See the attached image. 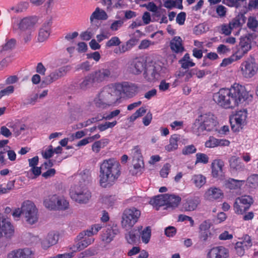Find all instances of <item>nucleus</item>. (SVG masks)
Returning a JSON list of instances; mask_svg holds the SVG:
<instances>
[{"instance_id": "nucleus-1", "label": "nucleus", "mask_w": 258, "mask_h": 258, "mask_svg": "<svg viewBox=\"0 0 258 258\" xmlns=\"http://www.w3.org/2000/svg\"><path fill=\"white\" fill-rule=\"evenodd\" d=\"M139 91L138 86L125 82L114 83L103 87L94 97L93 103L100 109H106L118 105L121 102V92L126 97L132 98Z\"/></svg>"}, {"instance_id": "nucleus-2", "label": "nucleus", "mask_w": 258, "mask_h": 258, "mask_svg": "<svg viewBox=\"0 0 258 258\" xmlns=\"http://www.w3.org/2000/svg\"><path fill=\"white\" fill-rule=\"evenodd\" d=\"M247 92L242 85L235 83L230 88H222L214 94L213 100L225 108H234L246 99Z\"/></svg>"}, {"instance_id": "nucleus-3", "label": "nucleus", "mask_w": 258, "mask_h": 258, "mask_svg": "<svg viewBox=\"0 0 258 258\" xmlns=\"http://www.w3.org/2000/svg\"><path fill=\"white\" fill-rule=\"evenodd\" d=\"M75 183L70 190L71 198L79 203H87L91 198V193L87 184L90 179V173L85 169L74 176Z\"/></svg>"}, {"instance_id": "nucleus-4", "label": "nucleus", "mask_w": 258, "mask_h": 258, "mask_svg": "<svg viewBox=\"0 0 258 258\" xmlns=\"http://www.w3.org/2000/svg\"><path fill=\"white\" fill-rule=\"evenodd\" d=\"M119 163L114 159L104 160L100 165L99 182L103 188L112 186L121 173Z\"/></svg>"}, {"instance_id": "nucleus-5", "label": "nucleus", "mask_w": 258, "mask_h": 258, "mask_svg": "<svg viewBox=\"0 0 258 258\" xmlns=\"http://www.w3.org/2000/svg\"><path fill=\"white\" fill-rule=\"evenodd\" d=\"M167 73V68L161 61H156L148 66L144 73V78L148 81L153 82L164 77Z\"/></svg>"}, {"instance_id": "nucleus-6", "label": "nucleus", "mask_w": 258, "mask_h": 258, "mask_svg": "<svg viewBox=\"0 0 258 258\" xmlns=\"http://www.w3.org/2000/svg\"><path fill=\"white\" fill-rule=\"evenodd\" d=\"M23 216L26 221L30 224H34L38 219V211L35 205L32 201L27 200L22 204Z\"/></svg>"}, {"instance_id": "nucleus-7", "label": "nucleus", "mask_w": 258, "mask_h": 258, "mask_svg": "<svg viewBox=\"0 0 258 258\" xmlns=\"http://www.w3.org/2000/svg\"><path fill=\"white\" fill-rule=\"evenodd\" d=\"M197 122L200 124V129L208 132H214L216 130V126L218 124L216 117L210 113L201 115L196 120L195 123Z\"/></svg>"}, {"instance_id": "nucleus-8", "label": "nucleus", "mask_w": 258, "mask_h": 258, "mask_svg": "<svg viewBox=\"0 0 258 258\" xmlns=\"http://www.w3.org/2000/svg\"><path fill=\"white\" fill-rule=\"evenodd\" d=\"M141 212L135 208L125 209L122 216L121 225L125 228L132 227L138 221Z\"/></svg>"}, {"instance_id": "nucleus-9", "label": "nucleus", "mask_w": 258, "mask_h": 258, "mask_svg": "<svg viewBox=\"0 0 258 258\" xmlns=\"http://www.w3.org/2000/svg\"><path fill=\"white\" fill-rule=\"evenodd\" d=\"M253 203L252 198L248 195H243L235 199L233 204V210L237 215H243Z\"/></svg>"}, {"instance_id": "nucleus-10", "label": "nucleus", "mask_w": 258, "mask_h": 258, "mask_svg": "<svg viewBox=\"0 0 258 258\" xmlns=\"http://www.w3.org/2000/svg\"><path fill=\"white\" fill-rule=\"evenodd\" d=\"M59 239V234L57 232H49L43 239H39L36 236L31 237V243L37 242L40 241L41 247L42 249L46 250L51 246L56 244Z\"/></svg>"}, {"instance_id": "nucleus-11", "label": "nucleus", "mask_w": 258, "mask_h": 258, "mask_svg": "<svg viewBox=\"0 0 258 258\" xmlns=\"http://www.w3.org/2000/svg\"><path fill=\"white\" fill-rule=\"evenodd\" d=\"M247 111L245 110L238 111L230 118L231 129L234 132H239L246 123Z\"/></svg>"}, {"instance_id": "nucleus-12", "label": "nucleus", "mask_w": 258, "mask_h": 258, "mask_svg": "<svg viewBox=\"0 0 258 258\" xmlns=\"http://www.w3.org/2000/svg\"><path fill=\"white\" fill-rule=\"evenodd\" d=\"M240 69L244 78H251L256 74L258 67L254 59H247L241 63Z\"/></svg>"}, {"instance_id": "nucleus-13", "label": "nucleus", "mask_w": 258, "mask_h": 258, "mask_svg": "<svg viewBox=\"0 0 258 258\" xmlns=\"http://www.w3.org/2000/svg\"><path fill=\"white\" fill-rule=\"evenodd\" d=\"M15 229L9 219L0 214V238H10L14 235Z\"/></svg>"}, {"instance_id": "nucleus-14", "label": "nucleus", "mask_w": 258, "mask_h": 258, "mask_svg": "<svg viewBox=\"0 0 258 258\" xmlns=\"http://www.w3.org/2000/svg\"><path fill=\"white\" fill-rule=\"evenodd\" d=\"M77 238L79 241L76 245H74L72 248V250L74 251L83 250L94 241V238L92 236L88 235L86 233V231L80 233L77 236Z\"/></svg>"}, {"instance_id": "nucleus-15", "label": "nucleus", "mask_w": 258, "mask_h": 258, "mask_svg": "<svg viewBox=\"0 0 258 258\" xmlns=\"http://www.w3.org/2000/svg\"><path fill=\"white\" fill-rule=\"evenodd\" d=\"M229 249L223 246H216L208 249L206 258H228Z\"/></svg>"}, {"instance_id": "nucleus-16", "label": "nucleus", "mask_w": 258, "mask_h": 258, "mask_svg": "<svg viewBox=\"0 0 258 258\" xmlns=\"http://www.w3.org/2000/svg\"><path fill=\"white\" fill-rule=\"evenodd\" d=\"M252 246L251 238L249 236L245 235L242 240L237 242L234 246V250L236 254L239 256L244 255L246 250Z\"/></svg>"}, {"instance_id": "nucleus-17", "label": "nucleus", "mask_w": 258, "mask_h": 258, "mask_svg": "<svg viewBox=\"0 0 258 258\" xmlns=\"http://www.w3.org/2000/svg\"><path fill=\"white\" fill-rule=\"evenodd\" d=\"M224 197L223 191L219 188L215 186L208 188L204 195V199L210 202H214L222 199Z\"/></svg>"}, {"instance_id": "nucleus-18", "label": "nucleus", "mask_w": 258, "mask_h": 258, "mask_svg": "<svg viewBox=\"0 0 258 258\" xmlns=\"http://www.w3.org/2000/svg\"><path fill=\"white\" fill-rule=\"evenodd\" d=\"M71 70L69 66L61 67L50 73L45 78L47 84H50L64 76Z\"/></svg>"}, {"instance_id": "nucleus-19", "label": "nucleus", "mask_w": 258, "mask_h": 258, "mask_svg": "<svg viewBox=\"0 0 258 258\" xmlns=\"http://www.w3.org/2000/svg\"><path fill=\"white\" fill-rule=\"evenodd\" d=\"M34 252L29 248H19L10 252L7 258H33Z\"/></svg>"}, {"instance_id": "nucleus-20", "label": "nucleus", "mask_w": 258, "mask_h": 258, "mask_svg": "<svg viewBox=\"0 0 258 258\" xmlns=\"http://www.w3.org/2000/svg\"><path fill=\"white\" fill-rule=\"evenodd\" d=\"M51 24V20L49 19L45 21L42 25L37 37V40L39 42H44L48 38L50 34Z\"/></svg>"}, {"instance_id": "nucleus-21", "label": "nucleus", "mask_w": 258, "mask_h": 258, "mask_svg": "<svg viewBox=\"0 0 258 258\" xmlns=\"http://www.w3.org/2000/svg\"><path fill=\"white\" fill-rule=\"evenodd\" d=\"M230 142L225 139H217L210 136L205 142V146L208 148H214L218 147H228Z\"/></svg>"}, {"instance_id": "nucleus-22", "label": "nucleus", "mask_w": 258, "mask_h": 258, "mask_svg": "<svg viewBox=\"0 0 258 258\" xmlns=\"http://www.w3.org/2000/svg\"><path fill=\"white\" fill-rule=\"evenodd\" d=\"M146 61L143 58H136L134 59L129 67L130 71L136 75L139 74L145 69Z\"/></svg>"}, {"instance_id": "nucleus-23", "label": "nucleus", "mask_w": 258, "mask_h": 258, "mask_svg": "<svg viewBox=\"0 0 258 258\" xmlns=\"http://www.w3.org/2000/svg\"><path fill=\"white\" fill-rule=\"evenodd\" d=\"M37 19L35 17H29L23 18L19 23V28L21 30L34 31Z\"/></svg>"}, {"instance_id": "nucleus-24", "label": "nucleus", "mask_w": 258, "mask_h": 258, "mask_svg": "<svg viewBox=\"0 0 258 258\" xmlns=\"http://www.w3.org/2000/svg\"><path fill=\"white\" fill-rule=\"evenodd\" d=\"M95 82H102L111 76L110 70L109 69H100L91 74Z\"/></svg>"}, {"instance_id": "nucleus-25", "label": "nucleus", "mask_w": 258, "mask_h": 258, "mask_svg": "<svg viewBox=\"0 0 258 258\" xmlns=\"http://www.w3.org/2000/svg\"><path fill=\"white\" fill-rule=\"evenodd\" d=\"M138 40L136 38H131L124 43L119 45L113 50V52L116 54L125 53L131 50L133 46L137 43Z\"/></svg>"}, {"instance_id": "nucleus-26", "label": "nucleus", "mask_w": 258, "mask_h": 258, "mask_svg": "<svg viewBox=\"0 0 258 258\" xmlns=\"http://www.w3.org/2000/svg\"><path fill=\"white\" fill-rule=\"evenodd\" d=\"M7 125L12 130L16 137L19 136L23 132L28 129L26 124L21 123L18 120L9 122Z\"/></svg>"}, {"instance_id": "nucleus-27", "label": "nucleus", "mask_w": 258, "mask_h": 258, "mask_svg": "<svg viewBox=\"0 0 258 258\" xmlns=\"http://www.w3.org/2000/svg\"><path fill=\"white\" fill-rule=\"evenodd\" d=\"M190 182L195 187L200 189L206 183L207 178L202 174H195L191 176Z\"/></svg>"}, {"instance_id": "nucleus-28", "label": "nucleus", "mask_w": 258, "mask_h": 258, "mask_svg": "<svg viewBox=\"0 0 258 258\" xmlns=\"http://www.w3.org/2000/svg\"><path fill=\"white\" fill-rule=\"evenodd\" d=\"M180 140V135L174 134L171 136L169 144L165 147V150L167 152H172L177 150L178 148V143Z\"/></svg>"}, {"instance_id": "nucleus-29", "label": "nucleus", "mask_w": 258, "mask_h": 258, "mask_svg": "<svg viewBox=\"0 0 258 258\" xmlns=\"http://www.w3.org/2000/svg\"><path fill=\"white\" fill-rule=\"evenodd\" d=\"M170 48L175 53L181 52L184 50L182 39L179 36H175L170 41Z\"/></svg>"}, {"instance_id": "nucleus-30", "label": "nucleus", "mask_w": 258, "mask_h": 258, "mask_svg": "<svg viewBox=\"0 0 258 258\" xmlns=\"http://www.w3.org/2000/svg\"><path fill=\"white\" fill-rule=\"evenodd\" d=\"M166 194L160 195L151 199L150 204L158 210L160 207L166 205Z\"/></svg>"}, {"instance_id": "nucleus-31", "label": "nucleus", "mask_w": 258, "mask_h": 258, "mask_svg": "<svg viewBox=\"0 0 258 258\" xmlns=\"http://www.w3.org/2000/svg\"><path fill=\"white\" fill-rule=\"evenodd\" d=\"M223 162L219 159L214 160L212 163V174L213 177H217L222 173Z\"/></svg>"}, {"instance_id": "nucleus-32", "label": "nucleus", "mask_w": 258, "mask_h": 258, "mask_svg": "<svg viewBox=\"0 0 258 258\" xmlns=\"http://www.w3.org/2000/svg\"><path fill=\"white\" fill-rule=\"evenodd\" d=\"M58 200V195H50L46 197L43 201L44 206L48 209H56V201Z\"/></svg>"}, {"instance_id": "nucleus-33", "label": "nucleus", "mask_w": 258, "mask_h": 258, "mask_svg": "<svg viewBox=\"0 0 258 258\" xmlns=\"http://www.w3.org/2000/svg\"><path fill=\"white\" fill-rule=\"evenodd\" d=\"M245 180L229 178L225 181V186L230 189H238L244 184Z\"/></svg>"}, {"instance_id": "nucleus-34", "label": "nucleus", "mask_w": 258, "mask_h": 258, "mask_svg": "<svg viewBox=\"0 0 258 258\" xmlns=\"http://www.w3.org/2000/svg\"><path fill=\"white\" fill-rule=\"evenodd\" d=\"M116 234V231L115 230L112 228H108L102 234L101 240L105 243H109L113 240Z\"/></svg>"}, {"instance_id": "nucleus-35", "label": "nucleus", "mask_w": 258, "mask_h": 258, "mask_svg": "<svg viewBox=\"0 0 258 258\" xmlns=\"http://www.w3.org/2000/svg\"><path fill=\"white\" fill-rule=\"evenodd\" d=\"M230 166L233 171L238 172L243 171L245 169L244 164L239 160L238 158L236 157H232L230 159Z\"/></svg>"}, {"instance_id": "nucleus-36", "label": "nucleus", "mask_w": 258, "mask_h": 258, "mask_svg": "<svg viewBox=\"0 0 258 258\" xmlns=\"http://www.w3.org/2000/svg\"><path fill=\"white\" fill-rule=\"evenodd\" d=\"M107 18L108 15L107 13L104 10L97 8L91 15L90 19L91 22H93L94 20H105Z\"/></svg>"}, {"instance_id": "nucleus-37", "label": "nucleus", "mask_w": 258, "mask_h": 258, "mask_svg": "<svg viewBox=\"0 0 258 258\" xmlns=\"http://www.w3.org/2000/svg\"><path fill=\"white\" fill-rule=\"evenodd\" d=\"M166 205L168 207L175 208L181 201V198L177 195L166 194Z\"/></svg>"}, {"instance_id": "nucleus-38", "label": "nucleus", "mask_w": 258, "mask_h": 258, "mask_svg": "<svg viewBox=\"0 0 258 258\" xmlns=\"http://www.w3.org/2000/svg\"><path fill=\"white\" fill-rule=\"evenodd\" d=\"M238 45L248 52L251 49V37L250 35L241 37Z\"/></svg>"}, {"instance_id": "nucleus-39", "label": "nucleus", "mask_w": 258, "mask_h": 258, "mask_svg": "<svg viewBox=\"0 0 258 258\" xmlns=\"http://www.w3.org/2000/svg\"><path fill=\"white\" fill-rule=\"evenodd\" d=\"M199 204L200 201L198 198L189 199L187 200L186 203L184 204V208L186 211H192L196 209Z\"/></svg>"}, {"instance_id": "nucleus-40", "label": "nucleus", "mask_w": 258, "mask_h": 258, "mask_svg": "<svg viewBox=\"0 0 258 258\" xmlns=\"http://www.w3.org/2000/svg\"><path fill=\"white\" fill-rule=\"evenodd\" d=\"M179 63L181 64V68L184 69H186L195 66V63L192 61L188 53L184 54L183 57L179 60Z\"/></svg>"}, {"instance_id": "nucleus-41", "label": "nucleus", "mask_w": 258, "mask_h": 258, "mask_svg": "<svg viewBox=\"0 0 258 258\" xmlns=\"http://www.w3.org/2000/svg\"><path fill=\"white\" fill-rule=\"evenodd\" d=\"M16 45V40L15 39H10L6 41V43L0 47V53L9 51L15 48Z\"/></svg>"}, {"instance_id": "nucleus-42", "label": "nucleus", "mask_w": 258, "mask_h": 258, "mask_svg": "<svg viewBox=\"0 0 258 258\" xmlns=\"http://www.w3.org/2000/svg\"><path fill=\"white\" fill-rule=\"evenodd\" d=\"M95 82L92 74L86 76L80 83V87L83 90L87 89L92 86L93 83Z\"/></svg>"}, {"instance_id": "nucleus-43", "label": "nucleus", "mask_w": 258, "mask_h": 258, "mask_svg": "<svg viewBox=\"0 0 258 258\" xmlns=\"http://www.w3.org/2000/svg\"><path fill=\"white\" fill-rule=\"evenodd\" d=\"M248 52L238 45L235 47L232 54L233 57L237 61L241 59Z\"/></svg>"}, {"instance_id": "nucleus-44", "label": "nucleus", "mask_w": 258, "mask_h": 258, "mask_svg": "<svg viewBox=\"0 0 258 258\" xmlns=\"http://www.w3.org/2000/svg\"><path fill=\"white\" fill-rule=\"evenodd\" d=\"M56 209L66 210L69 207L68 201L61 196H58V200L56 201Z\"/></svg>"}, {"instance_id": "nucleus-45", "label": "nucleus", "mask_w": 258, "mask_h": 258, "mask_svg": "<svg viewBox=\"0 0 258 258\" xmlns=\"http://www.w3.org/2000/svg\"><path fill=\"white\" fill-rule=\"evenodd\" d=\"M131 155L134 162H135L136 160L143 159L141 150L138 146L134 147L131 150Z\"/></svg>"}, {"instance_id": "nucleus-46", "label": "nucleus", "mask_w": 258, "mask_h": 258, "mask_svg": "<svg viewBox=\"0 0 258 258\" xmlns=\"http://www.w3.org/2000/svg\"><path fill=\"white\" fill-rule=\"evenodd\" d=\"M120 39L117 36H113L109 39L105 43L106 48H111L114 46H118L121 44Z\"/></svg>"}, {"instance_id": "nucleus-47", "label": "nucleus", "mask_w": 258, "mask_h": 258, "mask_svg": "<svg viewBox=\"0 0 258 258\" xmlns=\"http://www.w3.org/2000/svg\"><path fill=\"white\" fill-rule=\"evenodd\" d=\"M108 143L107 140H100L94 143L92 146V150L94 152L98 153L100 149L103 148Z\"/></svg>"}, {"instance_id": "nucleus-48", "label": "nucleus", "mask_w": 258, "mask_h": 258, "mask_svg": "<svg viewBox=\"0 0 258 258\" xmlns=\"http://www.w3.org/2000/svg\"><path fill=\"white\" fill-rule=\"evenodd\" d=\"M151 235V230L149 227H146L144 229L141 233V238L142 241L147 244L150 239Z\"/></svg>"}, {"instance_id": "nucleus-49", "label": "nucleus", "mask_w": 258, "mask_h": 258, "mask_svg": "<svg viewBox=\"0 0 258 258\" xmlns=\"http://www.w3.org/2000/svg\"><path fill=\"white\" fill-rule=\"evenodd\" d=\"M196 156V164L200 163L206 164L209 162V158L206 154L198 153Z\"/></svg>"}, {"instance_id": "nucleus-50", "label": "nucleus", "mask_w": 258, "mask_h": 258, "mask_svg": "<svg viewBox=\"0 0 258 258\" xmlns=\"http://www.w3.org/2000/svg\"><path fill=\"white\" fill-rule=\"evenodd\" d=\"M214 132L216 133L219 136L223 137L227 136L230 132L229 127L228 125H225L221 126L220 128H217Z\"/></svg>"}, {"instance_id": "nucleus-51", "label": "nucleus", "mask_w": 258, "mask_h": 258, "mask_svg": "<svg viewBox=\"0 0 258 258\" xmlns=\"http://www.w3.org/2000/svg\"><path fill=\"white\" fill-rule=\"evenodd\" d=\"M116 121H113L112 122L106 121L103 123L99 124L97 126V128L100 131L103 132L107 130L108 128H113L116 125Z\"/></svg>"}, {"instance_id": "nucleus-52", "label": "nucleus", "mask_w": 258, "mask_h": 258, "mask_svg": "<svg viewBox=\"0 0 258 258\" xmlns=\"http://www.w3.org/2000/svg\"><path fill=\"white\" fill-rule=\"evenodd\" d=\"M247 184L252 188H255L258 186V174H253L247 178Z\"/></svg>"}, {"instance_id": "nucleus-53", "label": "nucleus", "mask_w": 258, "mask_h": 258, "mask_svg": "<svg viewBox=\"0 0 258 258\" xmlns=\"http://www.w3.org/2000/svg\"><path fill=\"white\" fill-rule=\"evenodd\" d=\"M247 26L252 31H255L258 27V21L254 17H250L248 19Z\"/></svg>"}, {"instance_id": "nucleus-54", "label": "nucleus", "mask_w": 258, "mask_h": 258, "mask_svg": "<svg viewBox=\"0 0 258 258\" xmlns=\"http://www.w3.org/2000/svg\"><path fill=\"white\" fill-rule=\"evenodd\" d=\"M29 7V3L27 2H22L12 8L16 12L20 13L26 11Z\"/></svg>"}, {"instance_id": "nucleus-55", "label": "nucleus", "mask_w": 258, "mask_h": 258, "mask_svg": "<svg viewBox=\"0 0 258 258\" xmlns=\"http://www.w3.org/2000/svg\"><path fill=\"white\" fill-rule=\"evenodd\" d=\"M115 201V197L112 196H105L102 198V203L108 207L112 206Z\"/></svg>"}, {"instance_id": "nucleus-56", "label": "nucleus", "mask_w": 258, "mask_h": 258, "mask_svg": "<svg viewBox=\"0 0 258 258\" xmlns=\"http://www.w3.org/2000/svg\"><path fill=\"white\" fill-rule=\"evenodd\" d=\"M102 226L100 224H94L92 227L86 231V233L89 236H92L96 234L98 232L101 230Z\"/></svg>"}, {"instance_id": "nucleus-57", "label": "nucleus", "mask_w": 258, "mask_h": 258, "mask_svg": "<svg viewBox=\"0 0 258 258\" xmlns=\"http://www.w3.org/2000/svg\"><path fill=\"white\" fill-rule=\"evenodd\" d=\"M14 92L13 86H9L0 91V99L4 96H9Z\"/></svg>"}, {"instance_id": "nucleus-58", "label": "nucleus", "mask_w": 258, "mask_h": 258, "mask_svg": "<svg viewBox=\"0 0 258 258\" xmlns=\"http://www.w3.org/2000/svg\"><path fill=\"white\" fill-rule=\"evenodd\" d=\"M197 149L195 146L193 145H190L185 146L182 150V153L183 155H187L195 153Z\"/></svg>"}, {"instance_id": "nucleus-59", "label": "nucleus", "mask_w": 258, "mask_h": 258, "mask_svg": "<svg viewBox=\"0 0 258 258\" xmlns=\"http://www.w3.org/2000/svg\"><path fill=\"white\" fill-rule=\"evenodd\" d=\"M123 24L122 20L114 21L110 25V29L113 31H116L120 29Z\"/></svg>"}, {"instance_id": "nucleus-60", "label": "nucleus", "mask_w": 258, "mask_h": 258, "mask_svg": "<svg viewBox=\"0 0 258 258\" xmlns=\"http://www.w3.org/2000/svg\"><path fill=\"white\" fill-rule=\"evenodd\" d=\"M42 156L45 159H49L54 155L53 149L52 146H49L44 151L42 152Z\"/></svg>"}, {"instance_id": "nucleus-61", "label": "nucleus", "mask_w": 258, "mask_h": 258, "mask_svg": "<svg viewBox=\"0 0 258 258\" xmlns=\"http://www.w3.org/2000/svg\"><path fill=\"white\" fill-rule=\"evenodd\" d=\"M133 166L135 169L137 170L136 174L139 172L142 171L144 167L143 159L136 160L135 162L133 161Z\"/></svg>"}, {"instance_id": "nucleus-62", "label": "nucleus", "mask_w": 258, "mask_h": 258, "mask_svg": "<svg viewBox=\"0 0 258 258\" xmlns=\"http://www.w3.org/2000/svg\"><path fill=\"white\" fill-rule=\"evenodd\" d=\"M211 225L210 220H205L200 225L199 230L209 231V229L210 228Z\"/></svg>"}, {"instance_id": "nucleus-63", "label": "nucleus", "mask_w": 258, "mask_h": 258, "mask_svg": "<svg viewBox=\"0 0 258 258\" xmlns=\"http://www.w3.org/2000/svg\"><path fill=\"white\" fill-rule=\"evenodd\" d=\"M216 11L220 17L223 18L226 15L227 8L223 5H219L217 6Z\"/></svg>"}, {"instance_id": "nucleus-64", "label": "nucleus", "mask_w": 258, "mask_h": 258, "mask_svg": "<svg viewBox=\"0 0 258 258\" xmlns=\"http://www.w3.org/2000/svg\"><path fill=\"white\" fill-rule=\"evenodd\" d=\"M170 168L171 165L168 163L164 165L160 171L161 176L163 178L167 177L170 171Z\"/></svg>"}]
</instances>
